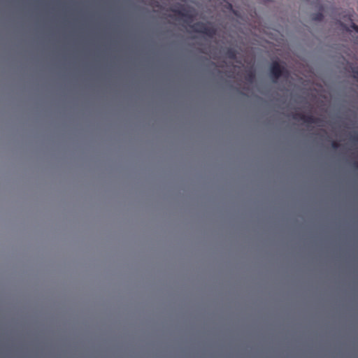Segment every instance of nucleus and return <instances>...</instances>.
<instances>
[{"label": "nucleus", "mask_w": 358, "mask_h": 358, "mask_svg": "<svg viewBox=\"0 0 358 358\" xmlns=\"http://www.w3.org/2000/svg\"><path fill=\"white\" fill-rule=\"evenodd\" d=\"M196 61L199 64L196 69L198 76L215 83L222 90H250V88H238L234 87V83L241 78L240 66L233 64H227L226 69H220L215 62L210 61L206 56H198Z\"/></svg>", "instance_id": "nucleus-1"}, {"label": "nucleus", "mask_w": 358, "mask_h": 358, "mask_svg": "<svg viewBox=\"0 0 358 358\" xmlns=\"http://www.w3.org/2000/svg\"><path fill=\"white\" fill-rule=\"evenodd\" d=\"M244 78L247 83L255 87L269 83L280 87L277 90H288L286 85L291 83L292 77L285 62L275 60L263 72H257L253 68L245 70ZM256 90L260 89L257 87Z\"/></svg>", "instance_id": "nucleus-2"}, {"label": "nucleus", "mask_w": 358, "mask_h": 358, "mask_svg": "<svg viewBox=\"0 0 358 358\" xmlns=\"http://www.w3.org/2000/svg\"><path fill=\"white\" fill-rule=\"evenodd\" d=\"M337 71L331 72L334 90H358V64L339 57L336 62ZM329 90H333L329 88Z\"/></svg>", "instance_id": "nucleus-3"}, {"label": "nucleus", "mask_w": 358, "mask_h": 358, "mask_svg": "<svg viewBox=\"0 0 358 358\" xmlns=\"http://www.w3.org/2000/svg\"><path fill=\"white\" fill-rule=\"evenodd\" d=\"M239 54L238 50L236 48L234 47H227L224 50V56L234 62H236L239 65H243L242 61L240 59H238L237 56Z\"/></svg>", "instance_id": "nucleus-4"}, {"label": "nucleus", "mask_w": 358, "mask_h": 358, "mask_svg": "<svg viewBox=\"0 0 358 358\" xmlns=\"http://www.w3.org/2000/svg\"><path fill=\"white\" fill-rule=\"evenodd\" d=\"M316 8L317 9V12L310 13V18L312 21L321 22L324 19V15L323 13L324 11V6L323 4L318 3L316 5Z\"/></svg>", "instance_id": "nucleus-5"}, {"label": "nucleus", "mask_w": 358, "mask_h": 358, "mask_svg": "<svg viewBox=\"0 0 358 358\" xmlns=\"http://www.w3.org/2000/svg\"><path fill=\"white\" fill-rule=\"evenodd\" d=\"M302 121L307 124H319L322 122L321 119L312 115H303Z\"/></svg>", "instance_id": "nucleus-6"}, {"label": "nucleus", "mask_w": 358, "mask_h": 358, "mask_svg": "<svg viewBox=\"0 0 358 358\" xmlns=\"http://www.w3.org/2000/svg\"><path fill=\"white\" fill-rule=\"evenodd\" d=\"M231 13L234 15V16L229 15L228 18L230 21H231V22L237 24L238 22V19L243 20V15L240 11L233 9Z\"/></svg>", "instance_id": "nucleus-7"}, {"label": "nucleus", "mask_w": 358, "mask_h": 358, "mask_svg": "<svg viewBox=\"0 0 358 358\" xmlns=\"http://www.w3.org/2000/svg\"><path fill=\"white\" fill-rule=\"evenodd\" d=\"M203 34H204L205 36H208L210 38H213L216 34L215 29L208 27L206 24L205 25V27H203Z\"/></svg>", "instance_id": "nucleus-8"}, {"label": "nucleus", "mask_w": 358, "mask_h": 358, "mask_svg": "<svg viewBox=\"0 0 358 358\" xmlns=\"http://www.w3.org/2000/svg\"><path fill=\"white\" fill-rule=\"evenodd\" d=\"M206 24L201 22H197L192 26V29L196 33L203 34V27H205Z\"/></svg>", "instance_id": "nucleus-9"}, {"label": "nucleus", "mask_w": 358, "mask_h": 358, "mask_svg": "<svg viewBox=\"0 0 358 358\" xmlns=\"http://www.w3.org/2000/svg\"><path fill=\"white\" fill-rule=\"evenodd\" d=\"M303 115L304 114L302 113L295 112V113H292V119L294 120H301L302 121Z\"/></svg>", "instance_id": "nucleus-10"}, {"label": "nucleus", "mask_w": 358, "mask_h": 358, "mask_svg": "<svg viewBox=\"0 0 358 358\" xmlns=\"http://www.w3.org/2000/svg\"><path fill=\"white\" fill-rule=\"evenodd\" d=\"M224 6L225 9L228 10L230 12H231L232 10L234 9L232 4L228 1L225 2V5Z\"/></svg>", "instance_id": "nucleus-11"}, {"label": "nucleus", "mask_w": 358, "mask_h": 358, "mask_svg": "<svg viewBox=\"0 0 358 358\" xmlns=\"http://www.w3.org/2000/svg\"><path fill=\"white\" fill-rule=\"evenodd\" d=\"M331 147L334 149H338L340 147V144L337 141H333L331 142Z\"/></svg>", "instance_id": "nucleus-12"}, {"label": "nucleus", "mask_w": 358, "mask_h": 358, "mask_svg": "<svg viewBox=\"0 0 358 358\" xmlns=\"http://www.w3.org/2000/svg\"><path fill=\"white\" fill-rule=\"evenodd\" d=\"M353 166H354L355 168L358 169V162H355L353 163Z\"/></svg>", "instance_id": "nucleus-13"}, {"label": "nucleus", "mask_w": 358, "mask_h": 358, "mask_svg": "<svg viewBox=\"0 0 358 358\" xmlns=\"http://www.w3.org/2000/svg\"><path fill=\"white\" fill-rule=\"evenodd\" d=\"M353 140L358 142V134L353 137Z\"/></svg>", "instance_id": "nucleus-14"}, {"label": "nucleus", "mask_w": 358, "mask_h": 358, "mask_svg": "<svg viewBox=\"0 0 358 358\" xmlns=\"http://www.w3.org/2000/svg\"><path fill=\"white\" fill-rule=\"evenodd\" d=\"M299 90H307L306 88H299ZM309 90H311L310 88Z\"/></svg>", "instance_id": "nucleus-15"}, {"label": "nucleus", "mask_w": 358, "mask_h": 358, "mask_svg": "<svg viewBox=\"0 0 358 358\" xmlns=\"http://www.w3.org/2000/svg\"><path fill=\"white\" fill-rule=\"evenodd\" d=\"M90 90H93L94 89H93V88H91Z\"/></svg>", "instance_id": "nucleus-16"}]
</instances>
